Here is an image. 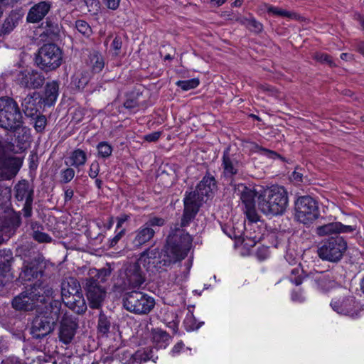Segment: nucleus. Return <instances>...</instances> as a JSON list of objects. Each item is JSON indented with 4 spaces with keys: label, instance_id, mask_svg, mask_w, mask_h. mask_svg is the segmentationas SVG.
<instances>
[{
    "label": "nucleus",
    "instance_id": "nucleus-1",
    "mask_svg": "<svg viewBox=\"0 0 364 364\" xmlns=\"http://www.w3.org/2000/svg\"><path fill=\"white\" fill-rule=\"evenodd\" d=\"M192 242L193 238L188 232L177 229L168 236L163 249L147 248L140 254L139 261H143L158 272H166L188 255Z\"/></svg>",
    "mask_w": 364,
    "mask_h": 364
},
{
    "label": "nucleus",
    "instance_id": "nucleus-2",
    "mask_svg": "<svg viewBox=\"0 0 364 364\" xmlns=\"http://www.w3.org/2000/svg\"><path fill=\"white\" fill-rule=\"evenodd\" d=\"M355 230L352 225H345L340 222H333L316 227L315 232L320 237L331 235L323 240L318 245L317 254L323 261L338 263L343 258L348 250L346 240L340 233H348Z\"/></svg>",
    "mask_w": 364,
    "mask_h": 364
},
{
    "label": "nucleus",
    "instance_id": "nucleus-3",
    "mask_svg": "<svg viewBox=\"0 0 364 364\" xmlns=\"http://www.w3.org/2000/svg\"><path fill=\"white\" fill-rule=\"evenodd\" d=\"M61 306L60 301L53 300L33 318L29 332L33 339L41 340L53 332L60 318Z\"/></svg>",
    "mask_w": 364,
    "mask_h": 364
},
{
    "label": "nucleus",
    "instance_id": "nucleus-4",
    "mask_svg": "<svg viewBox=\"0 0 364 364\" xmlns=\"http://www.w3.org/2000/svg\"><path fill=\"white\" fill-rule=\"evenodd\" d=\"M146 282V272L139 261L127 262L112 278V290L122 294L128 291L139 289Z\"/></svg>",
    "mask_w": 364,
    "mask_h": 364
},
{
    "label": "nucleus",
    "instance_id": "nucleus-5",
    "mask_svg": "<svg viewBox=\"0 0 364 364\" xmlns=\"http://www.w3.org/2000/svg\"><path fill=\"white\" fill-rule=\"evenodd\" d=\"M258 207L265 215H280L288 206V192L284 186H272L259 194Z\"/></svg>",
    "mask_w": 364,
    "mask_h": 364
},
{
    "label": "nucleus",
    "instance_id": "nucleus-6",
    "mask_svg": "<svg viewBox=\"0 0 364 364\" xmlns=\"http://www.w3.org/2000/svg\"><path fill=\"white\" fill-rule=\"evenodd\" d=\"M15 146L12 142L0 140V181L14 178L23 164V159L11 155Z\"/></svg>",
    "mask_w": 364,
    "mask_h": 364
},
{
    "label": "nucleus",
    "instance_id": "nucleus-7",
    "mask_svg": "<svg viewBox=\"0 0 364 364\" xmlns=\"http://www.w3.org/2000/svg\"><path fill=\"white\" fill-rule=\"evenodd\" d=\"M63 50L55 43H45L35 55V65L44 73L57 70L63 63Z\"/></svg>",
    "mask_w": 364,
    "mask_h": 364
},
{
    "label": "nucleus",
    "instance_id": "nucleus-8",
    "mask_svg": "<svg viewBox=\"0 0 364 364\" xmlns=\"http://www.w3.org/2000/svg\"><path fill=\"white\" fill-rule=\"evenodd\" d=\"M24 123L18 104L9 97H0V127L5 131H15Z\"/></svg>",
    "mask_w": 364,
    "mask_h": 364
},
{
    "label": "nucleus",
    "instance_id": "nucleus-9",
    "mask_svg": "<svg viewBox=\"0 0 364 364\" xmlns=\"http://www.w3.org/2000/svg\"><path fill=\"white\" fill-rule=\"evenodd\" d=\"M155 304L152 296L138 290L125 292L122 298L123 307L136 315L149 314L154 308Z\"/></svg>",
    "mask_w": 364,
    "mask_h": 364
},
{
    "label": "nucleus",
    "instance_id": "nucleus-10",
    "mask_svg": "<svg viewBox=\"0 0 364 364\" xmlns=\"http://www.w3.org/2000/svg\"><path fill=\"white\" fill-rule=\"evenodd\" d=\"M166 224V220L161 217L154 216L149 219L139 228L129 235L132 249L140 248L143 245L149 242L154 237L157 228Z\"/></svg>",
    "mask_w": 364,
    "mask_h": 364
},
{
    "label": "nucleus",
    "instance_id": "nucleus-11",
    "mask_svg": "<svg viewBox=\"0 0 364 364\" xmlns=\"http://www.w3.org/2000/svg\"><path fill=\"white\" fill-rule=\"evenodd\" d=\"M294 210L295 218L304 225L313 223L320 216L318 203L310 196L299 197L294 202Z\"/></svg>",
    "mask_w": 364,
    "mask_h": 364
},
{
    "label": "nucleus",
    "instance_id": "nucleus-12",
    "mask_svg": "<svg viewBox=\"0 0 364 364\" xmlns=\"http://www.w3.org/2000/svg\"><path fill=\"white\" fill-rule=\"evenodd\" d=\"M204 196L197 191L186 192L183 198V212L181 220V226L186 227L196 218L200 208L203 203Z\"/></svg>",
    "mask_w": 364,
    "mask_h": 364
},
{
    "label": "nucleus",
    "instance_id": "nucleus-13",
    "mask_svg": "<svg viewBox=\"0 0 364 364\" xmlns=\"http://www.w3.org/2000/svg\"><path fill=\"white\" fill-rule=\"evenodd\" d=\"M14 198L16 200L24 201L22 208L23 215L29 218L33 215V203L34 199V188L25 179L19 181L14 186Z\"/></svg>",
    "mask_w": 364,
    "mask_h": 364
},
{
    "label": "nucleus",
    "instance_id": "nucleus-14",
    "mask_svg": "<svg viewBox=\"0 0 364 364\" xmlns=\"http://www.w3.org/2000/svg\"><path fill=\"white\" fill-rule=\"evenodd\" d=\"M239 155L232 154L230 152V148H226L223 154L221 166L223 168L222 176L230 186L237 176L240 175V168L242 163L239 159Z\"/></svg>",
    "mask_w": 364,
    "mask_h": 364
},
{
    "label": "nucleus",
    "instance_id": "nucleus-15",
    "mask_svg": "<svg viewBox=\"0 0 364 364\" xmlns=\"http://www.w3.org/2000/svg\"><path fill=\"white\" fill-rule=\"evenodd\" d=\"M44 75L36 70H23L18 71L15 77L16 83L21 87L28 90L41 88L45 82Z\"/></svg>",
    "mask_w": 364,
    "mask_h": 364
},
{
    "label": "nucleus",
    "instance_id": "nucleus-16",
    "mask_svg": "<svg viewBox=\"0 0 364 364\" xmlns=\"http://www.w3.org/2000/svg\"><path fill=\"white\" fill-rule=\"evenodd\" d=\"M83 289L92 309H99L105 296V289L95 277L85 278L82 282Z\"/></svg>",
    "mask_w": 364,
    "mask_h": 364
},
{
    "label": "nucleus",
    "instance_id": "nucleus-17",
    "mask_svg": "<svg viewBox=\"0 0 364 364\" xmlns=\"http://www.w3.org/2000/svg\"><path fill=\"white\" fill-rule=\"evenodd\" d=\"M332 309L339 314L353 317L358 314V305L355 297L343 296L334 298L331 302Z\"/></svg>",
    "mask_w": 364,
    "mask_h": 364
},
{
    "label": "nucleus",
    "instance_id": "nucleus-18",
    "mask_svg": "<svg viewBox=\"0 0 364 364\" xmlns=\"http://www.w3.org/2000/svg\"><path fill=\"white\" fill-rule=\"evenodd\" d=\"M78 328V320L76 317L65 314L60 321L58 337L65 344L70 343Z\"/></svg>",
    "mask_w": 364,
    "mask_h": 364
},
{
    "label": "nucleus",
    "instance_id": "nucleus-19",
    "mask_svg": "<svg viewBox=\"0 0 364 364\" xmlns=\"http://www.w3.org/2000/svg\"><path fill=\"white\" fill-rule=\"evenodd\" d=\"M25 11L22 8L11 10L0 24V37L9 35L22 21Z\"/></svg>",
    "mask_w": 364,
    "mask_h": 364
},
{
    "label": "nucleus",
    "instance_id": "nucleus-20",
    "mask_svg": "<svg viewBox=\"0 0 364 364\" xmlns=\"http://www.w3.org/2000/svg\"><path fill=\"white\" fill-rule=\"evenodd\" d=\"M28 294L31 295L35 303H46L47 299L53 296V289L48 284L40 280L34 284L26 287Z\"/></svg>",
    "mask_w": 364,
    "mask_h": 364
},
{
    "label": "nucleus",
    "instance_id": "nucleus-21",
    "mask_svg": "<svg viewBox=\"0 0 364 364\" xmlns=\"http://www.w3.org/2000/svg\"><path fill=\"white\" fill-rule=\"evenodd\" d=\"M52 4L48 1H42L34 4L29 9L26 21L30 23H36L41 21L50 10Z\"/></svg>",
    "mask_w": 364,
    "mask_h": 364
},
{
    "label": "nucleus",
    "instance_id": "nucleus-22",
    "mask_svg": "<svg viewBox=\"0 0 364 364\" xmlns=\"http://www.w3.org/2000/svg\"><path fill=\"white\" fill-rule=\"evenodd\" d=\"M26 288L25 290L16 296L11 301L12 307L16 311H31L36 307V304L31 295L28 294Z\"/></svg>",
    "mask_w": 364,
    "mask_h": 364
},
{
    "label": "nucleus",
    "instance_id": "nucleus-23",
    "mask_svg": "<svg viewBox=\"0 0 364 364\" xmlns=\"http://www.w3.org/2000/svg\"><path fill=\"white\" fill-rule=\"evenodd\" d=\"M45 264L42 260L34 259L31 260L23 269L20 277L23 280L30 281L42 277L44 272Z\"/></svg>",
    "mask_w": 364,
    "mask_h": 364
},
{
    "label": "nucleus",
    "instance_id": "nucleus-24",
    "mask_svg": "<svg viewBox=\"0 0 364 364\" xmlns=\"http://www.w3.org/2000/svg\"><path fill=\"white\" fill-rule=\"evenodd\" d=\"M59 87L60 82L58 80L47 82L44 87L43 94L41 96L40 102H41L44 106H53L58 99Z\"/></svg>",
    "mask_w": 364,
    "mask_h": 364
},
{
    "label": "nucleus",
    "instance_id": "nucleus-25",
    "mask_svg": "<svg viewBox=\"0 0 364 364\" xmlns=\"http://www.w3.org/2000/svg\"><path fill=\"white\" fill-rule=\"evenodd\" d=\"M41 28L43 29L41 36H46L51 41L59 38L61 26L57 18L48 16L46 21L41 23Z\"/></svg>",
    "mask_w": 364,
    "mask_h": 364
},
{
    "label": "nucleus",
    "instance_id": "nucleus-26",
    "mask_svg": "<svg viewBox=\"0 0 364 364\" xmlns=\"http://www.w3.org/2000/svg\"><path fill=\"white\" fill-rule=\"evenodd\" d=\"M23 124L24 123H21V125H19L15 131H8L9 132L14 134L15 141L21 151H23L26 149L31 138L30 129L23 126Z\"/></svg>",
    "mask_w": 364,
    "mask_h": 364
},
{
    "label": "nucleus",
    "instance_id": "nucleus-27",
    "mask_svg": "<svg viewBox=\"0 0 364 364\" xmlns=\"http://www.w3.org/2000/svg\"><path fill=\"white\" fill-rule=\"evenodd\" d=\"M217 181L215 177L207 171L200 183L197 185V191L203 196H209L217 191Z\"/></svg>",
    "mask_w": 364,
    "mask_h": 364
},
{
    "label": "nucleus",
    "instance_id": "nucleus-28",
    "mask_svg": "<svg viewBox=\"0 0 364 364\" xmlns=\"http://www.w3.org/2000/svg\"><path fill=\"white\" fill-rule=\"evenodd\" d=\"M142 95L143 91L136 87L127 92L125 95L126 100L123 103L124 107L128 109L129 112H136L141 105L140 98Z\"/></svg>",
    "mask_w": 364,
    "mask_h": 364
},
{
    "label": "nucleus",
    "instance_id": "nucleus-29",
    "mask_svg": "<svg viewBox=\"0 0 364 364\" xmlns=\"http://www.w3.org/2000/svg\"><path fill=\"white\" fill-rule=\"evenodd\" d=\"M235 193L240 197L245 207L255 205L257 193L252 188L243 183L235 185Z\"/></svg>",
    "mask_w": 364,
    "mask_h": 364
},
{
    "label": "nucleus",
    "instance_id": "nucleus-30",
    "mask_svg": "<svg viewBox=\"0 0 364 364\" xmlns=\"http://www.w3.org/2000/svg\"><path fill=\"white\" fill-rule=\"evenodd\" d=\"M81 291L80 282L74 277L63 280L61 283L62 299H68Z\"/></svg>",
    "mask_w": 364,
    "mask_h": 364
},
{
    "label": "nucleus",
    "instance_id": "nucleus-31",
    "mask_svg": "<svg viewBox=\"0 0 364 364\" xmlns=\"http://www.w3.org/2000/svg\"><path fill=\"white\" fill-rule=\"evenodd\" d=\"M39 94L33 92L28 95L22 101V111L28 117L33 118L38 112V105L37 104V96Z\"/></svg>",
    "mask_w": 364,
    "mask_h": 364
},
{
    "label": "nucleus",
    "instance_id": "nucleus-32",
    "mask_svg": "<svg viewBox=\"0 0 364 364\" xmlns=\"http://www.w3.org/2000/svg\"><path fill=\"white\" fill-rule=\"evenodd\" d=\"M151 333L154 348L157 349L166 348L171 338L166 331L159 328H152Z\"/></svg>",
    "mask_w": 364,
    "mask_h": 364
},
{
    "label": "nucleus",
    "instance_id": "nucleus-33",
    "mask_svg": "<svg viewBox=\"0 0 364 364\" xmlns=\"http://www.w3.org/2000/svg\"><path fill=\"white\" fill-rule=\"evenodd\" d=\"M88 65L94 73H99L105 67V59L102 55L96 50L89 55Z\"/></svg>",
    "mask_w": 364,
    "mask_h": 364
},
{
    "label": "nucleus",
    "instance_id": "nucleus-34",
    "mask_svg": "<svg viewBox=\"0 0 364 364\" xmlns=\"http://www.w3.org/2000/svg\"><path fill=\"white\" fill-rule=\"evenodd\" d=\"M68 299L67 304L73 311H75L77 314H81L85 311L87 306L85 301L83 298L82 291H79L75 296H73Z\"/></svg>",
    "mask_w": 364,
    "mask_h": 364
},
{
    "label": "nucleus",
    "instance_id": "nucleus-35",
    "mask_svg": "<svg viewBox=\"0 0 364 364\" xmlns=\"http://www.w3.org/2000/svg\"><path fill=\"white\" fill-rule=\"evenodd\" d=\"M112 326L111 318L108 317L102 311L99 314L97 331L99 336L108 337Z\"/></svg>",
    "mask_w": 364,
    "mask_h": 364
},
{
    "label": "nucleus",
    "instance_id": "nucleus-36",
    "mask_svg": "<svg viewBox=\"0 0 364 364\" xmlns=\"http://www.w3.org/2000/svg\"><path fill=\"white\" fill-rule=\"evenodd\" d=\"M90 80V77L89 73L87 72H81L74 75L71 84L76 90L82 91L88 85Z\"/></svg>",
    "mask_w": 364,
    "mask_h": 364
},
{
    "label": "nucleus",
    "instance_id": "nucleus-37",
    "mask_svg": "<svg viewBox=\"0 0 364 364\" xmlns=\"http://www.w3.org/2000/svg\"><path fill=\"white\" fill-rule=\"evenodd\" d=\"M13 259L10 251L0 250V277H4L10 271Z\"/></svg>",
    "mask_w": 364,
    "mask_h": 364
},
{
    "label": "nucleus",
    "instance_id": "nucleus-38",
    "mask_svg": "<svg viewBox=\"0 0 364 364\" xmlns=\"http://www.w3.org/2000/svg\"><path fill=\"white\" fill-rule=\"evenodd\" d=\"M69 159L71 161L70 165L72 166L79 168L85 164L87 161V154L83 150L76 149L71 152Z\"/></svg>",
    "mask_w": 364,
    "mask_h": 364
},
{
    "label": "nucleus",
    "instance_id": "nucleus-39",
    "mask_svg": "<svg viewBox=\"0 0 364 364\" xmlns=\"http://www.w3.org/2000/svg\"><path fill=\"white\" fill-rule=\"evenodd\" d=\"M267 11L268 14H272L277 16L287 17L293 19H297L299 17L296 13L291 12L272 5H268L267 6Z\"/></svg>",
    "mask_w": 364,
    "mask_h": 364
},
{
    "label": "nucleus",
    "instance_id": "nucleus-40",
    "mask_svg": "<svg viewBox=\"0 0 364 364\" xmlns=\"http://www.w3.org/2000/svg\"><path fill=\"white\" fill-rule=\"evenodd\" d=\"M183 323L186 329L190 331L198 330L203 324V322H198L193 313H188Z\"/></svg>",
    "mask_w": 364,
    "mask_h": 364
},
{
    "label": "nucleus",
    "instance_id": "nucleus-41",
    "mask_svg": "<svg viewBox=\"0 0 364 364\" xmlns=\"http://www.w3.org/2000/svg\"><path fill=\"white\" fill-rule=\"evenodd\" d=\"M11 198V188L0 185V208L7 207L10 203Z\"/></svg>",
    "mask_w": 364,
    "mask_h": 364
},
{
    "label": "nucleus",
    "instance_id": "nucleus-42",
    "mask_svg": "<svg viewBox=\"0 0 364 364\" xmlns=\"http://www.w3.org/2000/svg\"><path fill=\"white\" fill-rule=\"evenodd\" d=\"M112 269L109 264H107V267L101 268L96 271V274L92 277L95 279H97L99 284L105 283L107 281L108 278L112 274Z\"/></svg>",
    "mask_w": 364,
    "mask_h": 364
},
{
    "label": "nucleus",
    "instance_id": "nucleus-43",
    "mask_svg": "<svg viewBox=\"0 0 364 364\" xmlns=\"http://www.w3.org/2000/svg\"><path fill=\"white\" fill-rule=\"evenodd\" d=\"M75 28L82 36L86 38H89L92 34V30L90 24L81 19H78L75 21Z\"/></svg>",
    "mask_w": 364,
    "mask_h": 364
},
{
    "label": "nucleus",
    "instance_id": "nucleus-44",
    "mask_svg": "<svg viewBox=\"0 0 364 364\" xmlns=\"http://www.w3.org/2000/svg\"><path fill=\"white\" fill-rule=\"evenodd\" d=\"M6 223L11 229L16 230L19 228L21 224V212L13 210L12 213L8 216Z\"/></svg>",
    "mask_w": 364,
    "mask_h": 364
},
{
    "label": "nucleus",
    "instance_id": "nucleus-45",
    "mask_svg": "<svg viewBox=\"0 0 364 364\" xmlns=\"http://www.w3.org/2000/svg\"><path fill=\"white\" fill-rule=\"evenodd\" d=\"M223 230L230 238L235 240H240L243 234L242 230L227 225L223 227Z\"/></svg>",
    "mask_w": 364,
    "mask_h": 364
},
{
    "label": "nucleus",
    "instance_id": "nucleus-46",
    "mask_svg": "<svg viewBox=\"0 0 364 364\" xmlns=\"http://www.w3.org/2000/svg\"><path fill=\"white\" fill-rule=\"evenodd\" d=\"M98 155L100 157L107 159L112 155V146L107 141H101L97 146Z\"/></svg>",
    "mask_w": 364,
    "mask_h": 364
},
{
    "label": "nucleus",
    "instance_id": "nucleus-47",
    "mask_svg": "<svg viewBox=\"0 0 364 364\" xmlns=\"http://www.w3.org/2000/svg\"><path fill=\"white\" fill-rule=\"evenodd\" d=\"M200 84L198 78H192L187 80H178L176 85L183 90L187 91L197 87Z\"/></svg>",
    "mask_w": 364,
    "mask_h": 364
},
{
    "label": "nucleus",
    "instance_id": "nucleus-48",
    "mask_svg": "<svg viewBox=\"0 0 364 364\" xmlns=\"http://www.w3.org/2000/svg\"><path fill=\"white\" fill-rule=\"evenodd\" d=\"M33 119H35L33 127L38 133H43L47 124L46 116L37 114Z\"/></svg>",
    "mask_w": 364,
    "mask_h": 364
},
{
    "label": "nucleus",
    "instance_id": "nucleus-49",
    "mask_svg": "<svg viewBox=\"0 0 364 364\" xmlns=\"http://www.w3.org/2000/svg\"><path fill=\"white\" fill-rule=\"evenodd\" d=\"M75 173V170L71 167L61 170L60 172V183H68L70 182L73 179Z\"/></svg>",
    "mask_w": 364,
    "mask_h": 364
},
{
    "label": "nucleus",
    "instance_id": "nucleus-50",
    "mask_svg": "<svg viewBox=\"0 0 364 364\" xmlns=\"http://www.w3.org/2000/svg\"><path fill=\"white\" fill-rule=\"evenodd\" d=\"M244 213L247 218L252 223H256L259 220V216L258 215L255 205L245 207Z\"/></svg>",
    "mask_w": 364,
    "mask_h": 364
},
{
    "label": "nucleus",
    "instance_id": "nucleus-51",
    "mask_svg": "<svg viewBox=\"0 0 364 364\" xmlns=\"http://www.w3.org/2000/svg\"><path fill=\"white\" fill-rule=\"evenodd\" d=\"M247 28L251 32L258 34L263 31V25L255 18L251 16Z\"/></svg>",
    "mask_w": 364,
    "mask_h": 364
},
{
    "label": "nucleus",
    "instance_id": "nucleus-52",
    "mask_svg": "<svg viewBox=\"0 0 364 364\" xmlns=\"http://www.w3.org/2000/svg\"><path fill=\"white\" fill-rule=\"evenodd\" d=\"M256 148L258 151H260L261 153L264 154V155L267 156L268 158L273 159H279L282 161H285V158L274 151L268 149L259 145H257Z\"/></svg>",
    "mask_w": 364,
    "mask_h": 364
},
{
    "label": "nucleus",
    "instance_id": "nucleus-53",
    "mask_svg": "<svg viewBox=\"0 0 364 364\" xmlns=\"http://www.w3.org/2000/svg\"><path fill=\"white\" fill-rule=\"evenodd\" d=\"M300 272H303L301 269L297 267L291 270V275L289 280L296 286L300 285L303 282V277L301 275Z\"/></svg>",
    "mask_w": 364,
    "mask_h": 364
},
{
    "label": "nucleus",
    "instance_id": "nucleus-54",
    "mask_svg": "<svg viewBox=\"0 0 364 364\" xmlns=\"http://www.w3.org/2000/svg\"><path fill=\"white\" fill-rule=\"evenodd\" d=\"M123 44V37L119 35H117L112 43H111V48L113 50L114 53L113 55L115 56H118L120 54V50L122 47Z\"/></svg>",
    "mask_w": 364,
    "mask_h": 364
},
{
    "label": "nucleus",
    "instance_id": "nucleus-55",
    "mask_svg": "<svg viewBox=\"0 0 364 364\" xmlns=\"http://www.w3.org/2000/svg\"><path fill=\"white\" fill-rule=\"evenodd\" d=\"M32 237L34 240L43 243V242H50L52 241V237L47 233L41 230L36 233H32Z\"/></svg>",
    "mask_w": 364,
    "mask_h": 364
},
{
    "label": "nucleus",
    "instance_id": "nucleus-56",
    "mask_svg": "<svg viewBox=\"0 0 364 364\" xmlns=\"http://www.w3.org/2000/svg\"><path fill=\"white\" fill-rule=\"evenodd\" d=\"M315 59L320 63H326L329 65L330 67L336 66L335 63L332 60V58L331 57V55L326 53H316Z\"/></svg>",
    "mask_w": 364,
    "mask_h": 364
},
{
    "label": "nucleus",
    "instance_id": "nucleus-57",
    "mask_svg": "<svg viewBox=\"0 0 364 364\" xmlns=\"http://www.w3.org/2000/svg\"><path fill=\"white\" fill-rule=\"evenodd\" d=\"M148 353H153V349L149 348L144 350L143 352L137 351L135 354L134 360L140 359L143 361H147L152 359V357H149Z\"/></svg>",
    "mask_w": 364,
    "mask_h": 364
},
{
    "label": "nucleus",
    "instance_id": "nucleus-58",
    "mask_svg": "<svg viewBox=\"0 0 364 364\" xmlns=\"http://www.w3.org/2000/svg\"><path fill=\"white\" fill-rule=\"evenodd\" d=\"M100 172V164L97 161L91 164L88 171V175L91 178H96Z\"/></svg>",
    "mask_w": 364,
    "mask_h": 364
},
{
    "label": "nucleus",
    "instance_id": "nucleus-59",
    "mask_svg": "<svg viewBox=\"0 0 364 364\" xmlns=\"http://www.w3.org/2000/svg\"><path fill=\"white\" fill-rule=\"evenodd\" d=\"M126 230L124 228H122L120 230L119 232L116 234V235L109 240V247H112L115 246L117 242L121 240V238L125 235Z\"/></svg>",
    "mask_w": 364,
    "mask_h": 364
},
{
    "label": "nucleus",
    "instance_id": "nucleus-60",
    "mask_svg": "<svg viewBox=\"0 0 364 364\" xmlns=\"http://www.w3.org/2000/svg\"><path fill=\"white\" fill-rule=\"evenodd\" d=\"M19 0H0V18L2 16L4 7L13 6Z\"/></svg>",
    "mask_w": 364,
    "mask_h": 364
},
{
    "label": "nucleus",
    "instance_id": "nucleus-61",
    "mask_svg": "<svg viewBox=\"0 0 364 364\" xmlns=\"http://www.w3.org/2000/svg\"><path fill=\"white\" fill-rule=\"evenodd\" d=\"M131 218V215L128 214H121L117 218V229H120L123 224L128 221Z\"/></svg>",
    "mask_w": 364,
    "mask_h": 364
},
{
    "label": "nucleus",
    "instance_id": "nucleus-62",
    "mask_svg": "<svg viewBox=\"0 0 364 364\" xmlns=\"http://www.w3.org/2000/svg\"><path fill=\"white\" fill-rule=\"evenodd\" d=\"M106 6L111 10H117L119 6L120 0H102Z\"/></svg>",
    "mask_w": 364,
    "mask_h": 364
},
{
    "label": "nucleus",
    "instance_id": "nucleus-63",
    "mask_svg": "<svg viewBox=\"0 0 364 364\" xmlns=\"http://www.w3.org/2000/svg\"><path fill=\"white\" fill-rule=\"evenodd\" d=\"M161 136V132H154L152 133H150L149 134H146L144 136V140L149 142H155Z\"/></svg>",
    "mask_w": 364,
    "mask_h": 364
},
{
    "label": "nucleus",
    "instance_id": "nucleus-64",
    "mask_svg": "<svg viewBox=\"0 0 364 364\" xmlns=\"http://www.w3.org/2000/svg\"><path fill=\"white\" fill-rule=\"evenodd\" d=\"M1 364H21V360L16 356H9L3 360Z\"/></svg>",
    "mask_w": 364,
    "mask_h": 364
}]
</instances>
